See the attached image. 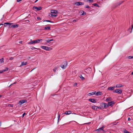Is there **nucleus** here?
Here are the masks:
<instances>
[{
	"instance_id": "f257e3e1",
	"label": "nucleus",
	"mask_w": 133,
	"mask_h": 133,
	"mask_svg": "<svg viewBox=\"0 0 133 133\" xmlns=\"http://www.w3.org/2000/svg\"><path fill=\"white\" fill-rule=\"evenodd\" d=\"M42 39H37L36 40H34L30 42H28V44H34L36 43H38L40 42H42Z\"/></svg>"
},
{
	"instance_id": "f03ea898",
	"label": "nucleus",
	"mask_w": 133,
	"mask_h": 133,
	"mask_svg": "<svg viewBox=\"0 0 133 133\" xmlns=\"http://www.w3.org/2000/svg\"><path fill=\"white\" fill-rule=\"evenodd\" d=\"M67 62L66 61H64L62 64L60 65V67L62 68L65 69L67 66Z\"/></svg>"
},
{
	"instance_id": "7ed1b4c3",
	"label": "nucleus",
	"mask_w": 133,
	"mask_h": 133,
	"mask_svg": "<svg viewBox=\"0 0 133 133\" xmlns=\"http://www.w3.org/2000/svg\"><path fill=\"white\" fill-rule=\"evenodd\" d=\"M27 102V100L25 99L19 101L18 103L17 104L18 106H20L23 103H26Z\"/></svg>"
},
{
	"instance_id": "20e7f679",
	"label": "nucleus",
	"mask_w": 133,
	"mask_h": 133,
	"mask_svg": "<svg viewBox=\"0 0 133 133\" xmlns=\"http://www.w3.org/2000/svg\"><path fill=\"white\" fill-rule=\"evenodd\" d=\"M115 103L114 101H112L110 102H109L108 103V104H107V107L108 108L109 106L112 107L113 105V104Z\"/></svg>"
},
{
	"instance_id": "39448f33",
	"label": "nucleus",
	"mask_w": 133,
	"mask_h": 133,
	"mask_svg": "<svg viewBox=\"0 0 133 133\" xmlns=\"http://www.w3.org/2000/svg\"><path fill=\"white\" fill-rule=\"evenodd\" d=\"M41 47L42 49L45 50H51L52 49L51 47H48L44 46H41Z\"/></svg>"
},
{
	"instance_id": "423d86ee",
	"label": "nucleus",
	"mask_w": 133,
	"mask_h": 133,
	"mask_svg": "<svg viewBox=\"0 0 133 133\" xmlns=\"http://www.w3.org/2000/svg\"><path fill=\"white\" fill-rule=\"evenodd\" d=\"M104 127H103L101 128H100L96 130L95 131H97L98 133H99L100 131H102L103 132H105L104 130H103Z\"/></svg>"
},
{
	"instance_id": "0eeeda50",
	"label": "nucleus",
	"mask_w": 133,
	"mask_h": 133,
	"mask_svg": "<svg viewBox=\"0 0 133 133\" xmlns=\"http://www.w3.org/2000/svg\"><path fill=\"white\" fill-rule=\"evenodd\" d=\"M101 107V108H102V109L106 108H107V104L104 103H100Z\"/></svg>"
},
{
	"instance_id": "6e6552de",
	"label": "nucleus",
	"mask_w": 133,
	"mask_h": 133,
	"mask_svg": "<svg viewBox=\"0 0 133 133\" xmlns=\"http://www.w3.org/2000/svg\"><path fill=\"white\" fill-rule=\"evenodd\" d=\"M113 92L119 94H121L122 93V91L121 90L117 89L113 91Z\"/></svg>"
},
{
	"instance_id": "1a4fd4ad",
	"label": "nucleus",
	"mask_w": 133,
	"mask_h": 133,
	"mask_svg": "<svg viewBox=\"0 0 133 133\" xmlns=\"http://www.w3.org/2000/svg\"><path fill=\"white\" fill-rule=\"evenodd\" d=\"M32 8L36 10V11H39L41 10L42 7L41 6L37 7L34 6Z\"/></svg>"
},
{
	"instance_id": "9d476101",
	"label": "nucleus",
	"mask_w": 133,
	"mask_h": 133,
	"mask_svg": "<svg viewBox=\"0 0 133 133\" xmlns=\"http://www.w3.org/2000/svg\"><path fill=\"white\" fill-rule=\"evenodd\" d=\"M75 4L77 6L83 5L84 4L82 2H77Z\"/></svg>"
},
{
	"instance_id": "9b49d317",
	"label": "nucleus",
	"mask_w": 133,
	"mask_h": 133,
	"mask_svg": "<svg viewBox=\"0 0 133 133\" xmlns=\"http://www.w3.org/2000/svg\"><path fill=\"white\" fill-rule=\"evenodd\" d=\"M88 100L89 101L91 102L94 103H96L97 102V101L95 100V99L90 98L88 99Z\"/></svg>"
},
{
	"instance_id": "f8f14e48",
	"label": "nucleus",
	"mask_w": 133,
	"mask_h": 133,
	"mask_svg": "<svg viewBox=\"0 0 133 133\" xmlns=\"http://www.w3.org/2000/svg\"><path fill=\"white\" fill-rule=\"evenodd\" d=\"M72 111L70 110H69L65 112L64 113V114H66V115H68L72 114Z\"/></svg>"
},
{
	"instance_id": "ddd939ff",
	"label": "nucleus",
	"mask_w": 133,
	"mask_h": 133,
	"mask_svg": "<svg viewBox=\"0 0 133 133\" xmlns=\"http://www.w3.org/2000/svg\"><path fill=\"white\" fill-rule=\"evenodd\" d=\"M115 87V86L110 87L108 88L107 90H113L114 89Z\"/></svg>"
},
{
	"instance_id": "4468645a",
	"label": "nucleus",
	"mask_w": 133,
	"mask_h": 133,
	"mask_svg": "<svg viewBox=\"0 0 133 133\" xmlns=\"http://www.w3.org/2000/svg\"><path fill=\"white\" fill-rule=\"evenodd\" d=\"M123 85L122 84H117L116 85V87L117 88H119V87H123Z\"/></svg>"
},
{
	"instance_id": "2eb2a0df",
	"label": "nucleus",
	"mask_w": 133,
	"mask_h": 133,
	"mask_svg": "<svg viewBox=\"0 0 133 133\" xmlns=\"http://www.w3.org/2000/svg\"><path fill=\"white\" fill-rule=\"evenodd\" d=\"M102 93L100 91L97 92L96 94V95L97 96L102 95Z\"/></svg>"
},
{
	"instance_id": "dca6fc26",
	"label": "nucleus",
	"mask_w": 133,
	"mask_h": 133,
	"mask_svg": "<svg viewBox=\"0 0 133 133\" xmlns=\"http://www.w3.org/2000/svg\"><path fill=\"white\" fill-rule=\"evenodd\" d=\"M95 92L96 91H95V92H91L89 93L88 94V96H90L92 95H95Z\"/></svg>"
},
{
	"instance_id": "f3484780",
	"label": "nucleus",
	"mask_w": 133,
	"mask_h": 133,
	"mask_svg": "<svg viewBox=\"0 0 133 133\" xmlns=\"http://www.w3.org/2000/svg\"><path fill=\"white\" fill-rule=\"evenodd\" d=\"M27 63H28L27 62H22L21 66H23V65H26L27 64Z\"/></svg>"
},
{
	"instance_id": "a211bd4d",
	"label": "nucleus",
	"mask_w": 133,
	"mask_h": 133,
	"mask_svg": "<svg viewBox=\"0 0 133 133\" xmlns=\"http://www.w3.org/2000/svg\"><path fill=\"white\" fill-rule=\"evenodd\" d=\"M91 108L94 110H97V108H96V106L95 105L92 106L91 107Z\"/></svg>"
},
{
	"instance_id": "6ab92c4d",
	"label": "nucleus",
	"mask_w": 133,
	"mask_h": 133,
	"mask_svg": "<svg viewBox=\"0 0 133 133\" xmlns=\"http://www.w3.org/2000/svg\"><path fill=\"white\" fill-rule=\"evenodd\" d=\"M122 3V2H120L118 3H117L115 4V7H116L117 6H118L120 5Z\"/></svg>"
},
{
	"instance_id": "aec40b11",
	"label": "nucleus",
	"mask_w": 133,
	"mask_h": 133,
	"mask_svg": "<svg viewBox=\"0 0 133 133\" xmlns=\"http://www.w3.org/2000/svg\"><path fill=\"white\" fill-rule=\"evenodd\" d=\"M51 13L56 14L57 12V11L53 10H51Z\"/></svg>"
},
{
	"instance_id": "412c9836",
	"label": "nucleus",
	"mask_w": 133,
	"mask_h": 133,
	"mask_svg": "<svg viewBox=\"0 0 133 133\" xmlns=\"http://www.w3.org/2000/svg\"><path fill=\"white\" fill-rule=\"evenodd\" d=\"M12 24V23H10L6 22V23H4V25L5 26H6V25H5V24H6L7 25H8L9 26H10L11 25V24Z\"/></svg>"
},
{
	"instance_id": "4be33fe9",
	"label": "nucleus",
	"mask_w": 133,
	"mask_h": 133,
	"mask_svg": "<svg viewBox=\"0 0 133 133\" xmlns=\"http://www.w3.org/2000/svg\"><path fill=\"white\" fill-rule=\"evenodd\" d=\"M18 24H15L14 25H12L11 26V27L12 28H17L18 27Z\"/></svg>"
},
{
	"instance_id": "5701e85b",
	"label": "nucleus",
	"mask_w": 133,
	"mask_h": 133,
	"mask_svg": "<svg viewBox=\"0 0 133 133\" xmlns=\"http://www.w3.org/2000/svg\"><path fill=\"white\" fill-rule=\"evenodd\" d=\"M112 100V99L111 97H109L107 98L106 99V101L108 102L109 101H111Z\"/></svg>"
},
{
	"instance_id": "b1692460",
	"label": "nucleus",
	"mask_w": 133,
	"mask_h": 133,
	"mask_svg": "<svg viewBox=\"0 0 133 133\" xmlns=\"http://www.w3.org/2000/svg\"><path fill=\"white\" fill-rule=\"evenodd\" d=\"M50 14L51 15V16L52 18H54L57 16V15L52 14Z\"/></svg>"
},
{
	"instance_id": "393cba45",
	"label": "nucleus",
	"mask_w": 133,
	"mask_h": 133,
	"mask_svg": "<svg viewBox=\"0 0 133 133\" xmlns=\"http://www.w3.org/2000/svg\"><path fill=\"white\" fill-rule=\"evenodd\" d=\"M45 30H50V26H46L44 28Z\"/></svg>"
},
{
	"instance_id": "a878e982",
	"label": "nucleus",
	"mask_w": 133,
	"mask_h": 133,
	"mask_svg": "<svg viewBox=\"0 0 133 133\" xmlns=\"http://www.w3.org/2000/svg\"><path fill=\"white\" fill-rule=\"evenodd\" d=\"M123 132L124 133H131V132L128 131L126 130V129H124L123 131Z\"/></svg>"
},
{
	"instance_id": "bb28decb",
	"label": "nucleus",
	"mask_w": 133,
	"mask_h": 133,
	"mask_svg": "<svg viewBox=\"0 0 133 133\" xmlns=\"http://www.w3.org/2000/svg\"><path fill=\"white\" fill-rule=\"evenodd\" d=\"M127 58L128 59H133V56H129L127 57Z\"/></svg>"
},
{
	"instance_id": "cd10ccee",
	"label": "nucleus",
	"mask_w": 133,
	"mask_h": 133,
	"mask_svg": "<svg viewBox=\"0 0 133 133\" xmlns=\"http://www.w3.org/2000/svg\"><path fill=\"white\" fill-rule=\"evenodd\" d=\"M3 62V58H2L0 59V63H2Z\"/></svg>"
},
{
	"instance_id": "c85d7f7f",
	"label": "nucleus",
	"mask_w": 133,
	"mask_h": 133,
	"mask_svg": "<svg viewBox=\"0 0 133 133\" xmlns=\"http://www.w3.org/2000/svg\"><path fill=\"white\" fill-rule=\"evenodd\" d=\"M53 40V39H48L46 41L47 42H49Z\"/></svg>"
},
{
	"instance_id": "c756f323",
	"label": "nucleus",
	"mask_w": 133,
	"mask_h": 133,
	"mask_svg": "<svg viewBox=\"0 0 133 133\" xmlns=\"http://www.w3.org/2000/svg\"><path fill=\"white\" fill-rule=\"evenodd\" d=\"M43 22H51V23H53V22L49 20H44L43 21Z\"/></svg>"
},
{
	"instance_id": "7c9ffc66",
	"label": "nucleus",
	"mask_w": 133,
	"mask_h": 133,
	"mask_svg": "<svg viewBox=\"0 0 133 133\" xmlns=\"http://www.w3.org/2000/svg\"><path fill=\"white\" fill-rule=\"evenodd\" d=\"M79 77L82 80L84 79H85L84 78V77H83L82 75H81L79 76Z\"/></svg>"
},
{
	"instance_id": "2f4dec72",
	"label": "nucleus",
	"mask_w": 133,
	"mask_h": 133,
	"mask_svg": "<svg viewBox=\"0 0 133 133\" xmlns=\"http://www.w3.org/2000/svg\"><path fill=\"white\" fill-rule=\"evenodd\" d=\"M58 122H59V119L60 117V114H58Z\"/></svg>"
},
{
	"instance_id": "473e14b6",
	"label": "nucleus",
	"mask_w": 133,
	"mask_h": 133,
	"mask_svg": "<svg viewBox=\"0 0 133 133\" xmlns=\"http://www.w3.org/2000/svg\"><path fill=\"white\" fill-rule=\"evenodd\" d=\"M8 68H5V69L3 70V72H5L6 71H7L8 70Z\"/></svg>"
},
{
	"instance_id": "72a5a7b5",
	"label": "nucleus",
	"mask_w": 133,
	"mask_h": 133,
	"mask_svg": "<svg viewBox=\"0 0 133 133\" xmlns=\"http://www.w3.org/2000/svg\"><path fill=\"white\" fill-rule=\"evenodd\" d=\"M87 2H88L89 3H91V2H93V0H87Z\"/></svg>"
},
{
	"instance_id": "f704fd0d",
	"label": "nucleus",
	"mask_w": 133,
	"mask_h": 133,
	"mask_svg": "<svg viewBox=\"0 0 133 133\" xmlns=\"http://www.w3.org/2000/svg\"><path fill=\"white\" fill-rule=\"evenodd\" d=\"M8 106L10 107H13V104H8Z\"/></svg>"
},
{
	"instance_id": "c9c22d12",
	"label": "nucleus",
	"mask_w": 133,
	"mask_h": 133,
	"mask_svg": "<svg viewBox=\"0 0 133 133\" xmlns=\"http://www.w3.org/2000/svg\"><path fill=\"white\" fill-rule=\"evenodd\" d=\"M83 13L82 14V15H85L86 14L85 12L84 11H83Z\"/></svg>"
},
{
	"instance_id": "e433bc0d",
	"label": "nucleus",
	"mask_w": 133,
	"mask_h": 133,
	"mask_svg": "<svg viewBox=\"0 0 133 133\" xmlns=\"http://www.w3.org/2000/svg\"><path fill=\"white\" fill-rule=\"evenodd\" d=\"M85 7L87 8H88V9H89L90 8V6L88 5H86L85 6Z\"/></svg>"
},
{
	"instance_id": "4c0bfd02",
	"label": "nucleus",
	"mask_w": 133,
	"mask_h": 133,
	"mask_svg": "<svg viewBox=\"0 0 133 133\" xmlns=\"http://www.w3.org/2000/svg\"><path fill=\"white\" fill-rule=\"evenodd\" d=\"M26 115V113L25 112H24V113L23 114H22V117H24V116L25 115Z\"/></svg>"
},
{
	"instance_id": "58836bf2",
	"label": "nucleus",
	"mask_w": 133,
	"mask_h": 133,
	"mask_svg": "<svg viewBox=\"0 0 133 133\" xmlns=\"http://www.w3.org/2000/svg\"><path fill=\"white\" fill-rule=\"evenodd\" d=\"M37 19H39L40 20H41V18H40V17H37Z\"/></svg>"
},
{
	"instance_id": "ea45409f",
	"label": "nucleus",
	"mask_w": 133,
	"mask_h": 133,
	"mask_svg": "<svg viewBox=\"0 0 133 133\" xmlns=\"http://www.w3.org/2000/svg\"><path fill=\"white\" fill-rule=\"evenodd\" d=\"M77 85V83H75L74 84V86H76Z\"/></svg>"
},
{
	"instance_id": "a19ab883",
	"label": "nucleus",
	"mask_w": 133,
	"mask_h": 133,
	"mask_svg": "<svg viewBox=\"0 0 133 133\" xmlns=\"http://www.w3.org/2000/svg\"><path fill=\"white\" fill-rule=\"evenodd\" d=\"M93 5L94 6H97V4H96V3H95V4H93Z\"/></svg>"
},
{
	"instance_id": "79ce46f5",
	"label": "nucleus",
	"mask_w": 133,
	"mask_h": 133,
	"mask_svg": "<svg viewBox=\"0 0 133 133\" xmlns=\"http://www.w3.org/2000/svg\"><path fill=\"white\" fill-rule=\"evenodd\" d=\"M14 58L13 57H10V60H13L14 59Z\"/></svg>"
},
{
	"instance_id": "37998d69",
	"label": "nucleus",
	"mask_w": 133,
	"mask_h": 133,
	"mask_svg": "<svg viewBox=\"0 0 133 133\" xmlns=\"http://www.w3.org/2000/svg\"><path fill=\"white\" fill-rule=\"evenodd\" d=\"M3 72V70H0V73H2Z\"/></svg>"
},
{
	"instance_id": "c03bdc74",
	"label": "nucleus",
	"mask_w": 133,
	"mask_h": 133,
	"mask_svg": "<svg viewBox=\"0 0 133 133\" xmlns=\"http://www.w3.org/2000/svg\"><path fill=\"white\" fill-rule=\"evenodd\" d=\"M23 41H20L19 42V43L22 44Z\"/></svg>"
},
{
	"instance_id": "a18cd8bd",
	"label": "nucleus",
	"mask_w": 133,
	"mask_h": 133,
	"mask_svg": "<svg viewBox=\"0 0 133 133\" xmlns=\"http://www.w3.org/2000/svg\"><path fill=\"white\" fill-rule=\"evenodd\" d=\"M22 0H17V2H20V1H21Z\"/></svg>"
},
{
	"instance_id": "49530a36",
	"label": "nucleus",
	"mask_w": 133,
	"mask_h": 133,
	"mask_svg": "<svg viewBox=\"0 0 133 133\" xmlns=\"http://www.w3.org/2000/svg\"><path fill=\"white\" fill-rule=\"evenodd\" d=\"M76 20L75 19H74V20H73V22H76Z\"/></svg>"
},
{
	"instance_id": "de8ad7c7",
	"label": "nucleus",
	"mask_w": 133,
	"mask_h": 133,
	"mask_svg": "<svg viewBox=\"0 0 133 133\" xmlns=\"http://www.w3.org/2000/svg\"><path fill=\"white\" fill-rule=\"evenodd\" d=\"M130 118L129 117L128 118V121H130Z\"/></svg>"
},
{
	"instance_id": "09e8293b",
	"label": "nucleus",
	"mask_w": 133,
	"mask_h": 133,
	"mask_svg": "<svg viewBox=\"0 0 133 133\" xmlns=\"http://www.w3.org/2000/svg\"><path fill=\"white\" fill-rule=\"evenodd\" d=\"M90 123H91V122H89V123H85V124H90Z\"/></svg>"
},
{
	"instance_id": "8fccbe9b",
	"label": "nucleus",
	"mask_w": 133,
	"mask_h": 133,
	"mask_svg": "<svg viewBox=\"0 0 133 133\" xmlns=\"http://www.w3.org/2000/svg\"><path fill=\"white\" fill-rule=\"evenodd\" d=\"M102 108H101V106L99 107V109H101Z\"/></svg>"
},
{
	"instance_id": "3c124183",
	"label": "nucleus",
	"mask_w": 133,
	"mask_h": 133,
	"mask_svg": "<svg viewBox=\"0 0 133 133\" xmlns=\"http://www.w3.org/2000/svg\"><path fill=\"white\" fill-rule=\"evenodd\" d=\"M31 49H36V48H35V47H32V48H31Z\"/></svg>"
},
{
	"instance_id": "603ef678",
	"label": "nucleus",
	"mask_w": 133,
	"mask_h": 133,
	"mask_svg": "<svg viewBox=\"0 0 133 133\" xmlns=\"http://www.w3.org/2000/svg\"><path fill=\"white\" fill-rule=\"evenodd\" d=\"M53 70L55 72L56 71V70L55 69H53Z\"/></svg>"
},
{
	"instance_id": "864d4df0",
	"label": "nucleus",
	"mask_w": 133,
	"mask_h": 133,
	"mask_svg": "<svg viewBox=\"0 0 133 133\" xmlns=\"http://www.w3.org/2000/svg\"><path fill=\"white\" fill-rule=\"evenodd\" d=\"M38 0H36L35 2V3H36V2Z\"/></svg>"
},
{
	"instance_id": "5fc2aeb1",
	"label": "nucleus",
	"mask_w": 133,
	"mask_h": 133,
	"mask_svg": "<svg viewBox=\"0 0 133 133\" xmlns=\"http://www.w3.org/2000/svg\"><path fill=\"white\" fill-rule=\"evenodd\" d=\"M99 107H98V106H96V108H97H97L99 109Z\"/></svg>"
},
{
	"instance_id": "6e6d98bb",
	"label": "nucleus",
	"mask_w": 133,
	"mask_h": 133,
	"mask_svg": "<svg viewBox=\"0 0 133 133\" xmlns=\"http://www.w3.org/2000/svg\"><path fill=\"white\" fill-rule=\"evenodd\" d=\"M131 75H133V71L131 73Z\"/></svg>"
},
{
	"instance_id": "4d7b16f0",
	"label": "nucleus",
	"mask_w": 133,
	"mask_h": 133,
	"mask_svg": "<svg viewBox=\"0 0 133 133\" xmlns=\"http://www.w3.org/2000/svg\"><path fill=\"white\" fill-rule=\"evenodd\" d=\"M2 95H0V97H2Z\"/></svg>"
},
{
	"instance_id": "13d9d810",
	"label": "nucleus",
	"mask_w": 133,
	"mask_h": 133,
	"mask_svg": "<svg viewBox=\"0 0 133 133\" xmlns=\"http://www.w3.org/2000/svg\"><path fill=\"white\" fill-rule=\"evenodd\" d=\"M1 121H0V126H1Z\"/></svg>"
},
{
	"instance_id": "bf43d9fd",
	"label": "nucleus",
	"mask_w": 133,
	"mask_h": 133,
	"mask_svg": "<svg viewBox=\"0 0 133 133\" xmlns=\"http://www.w3.org/2000/svg\"><path fill=\"white\" fill-rule=\"evenodd\" d=\"M133 28V25H132V29H131V30H132Z\"/></svg>"
},
{
	"instance_id": "052dcab7",
	"label": "nucleus",
	"mask_w": 133,
	"mask_h": 133,
	"mask_svg": "<svg viewBox=\"0 0 133 133\" xmlns=\"http://www.w3.org/2000/svg\"><path fill=\"white\" fill-rule=\"evenodd\" d=\"M3 25V24H0V25Z\"/></svg>"
},
{
	"instance_id": "680f3d73",
	"label": "nucleus",
	"mask_w": 133,
	"mask_h": 133,
	"mask_svg": "<svg viewBox=\"0 0 133 133\" xmlns=\"http://www.w3.org/2000/svg\"><path fill=\"white\" fill-rule=\"evenodd\" d=\"M88 69H91V68H88Z\"/></svg>"
},
{
	"instance_id": "e2e57ef3",
	"label": "nucleus",
	"mask_w": 133,
	"mask_h": 133,
	"mask_svg": "<svg viewBox=\"0 0 133 133\" xmlns=\"http://www.w3.org/2000/svg\"><path fill=\"white\" fill-rule=\"evenodd\" d=\"M76 114L75 113H72V114Z\"/></svg>"
},
{
	"instance_id": "0e129e2a",
	"label": "nucleus",
	"mask_w": 133,
	"mask_h": 133,
	"mask_svg": "<svg viewBox=\"0 0 133 133\" xmlns=\"http://www.w3.org/2000/svg\"><path fill=\"white\" fill-rule=\"evenodd\" d=\"M33 69H32V70L31 71H32V70H33Z\"/></svg>"
}]
</instances>
